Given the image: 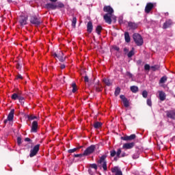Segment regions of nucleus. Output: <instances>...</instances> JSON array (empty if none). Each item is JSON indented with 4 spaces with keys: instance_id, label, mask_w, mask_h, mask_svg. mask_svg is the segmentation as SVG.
I'll list each match as a JSON object with an SVG mask.
<instances>
[{
    "instance_id": "obj_1",
    "label": "nucleus",
    "mask_w": 175,
    "mask_h": 175,
    "mask_svg": "<svg viewBox=\"0 0 175 175\" xmlns=\"http://www.w3.org/2000/svg\"><path fill=\"white\" fill-rule=\"evenodd\" d=\"M45 8L47 10H55V9H62L65 8V5L62 2L48 3L45 5Z\"/></svg>"
},
{
    "instance_id": "obj_2",
    "label": "nucleus",
    "mask_w": 175,
    "mask_h": 175,
    "mask_svg": "<svg viewBox=\"0 0 175 175\" xmlns=\"http://www.w3.org/2000/svg\"><path fill=\"white\" fill-rule=\"evenodd\" d=\"M107 156L106 154L102 155L97 161L98 165H99L100 169H103V172H107V161H106Z\"/></svg>"
},
{
    "instance_id": "obj_3",
    "label": "nucleus",
    "mask_w": 175,
    "mask_h": 175,
    "mask_svg": "<svg viewBox=\"0 0 175 175\" xmlns=\"http://www.w3.org/2000/svg\"><path fill=\"white\" fill-rule=\"evenodd\" d=\"M27 21H28V16L25 13L21 14V15L18 17V23H19L21 27L27 25Z\"/></svg>"
},
{
    "instance_id": "obj_4",
    "label": "nucleus",
    "mask_w": 175,
    "mask_h": 175,
    "mask_svg": "<svg viewBox=\"0 0 175 175\" xmlns=\"http://www.w3.org/2000/svg\"><path fill=\"white\" fill-rule=\"evenodd\" d=\"M133 38L135 44H137V46H143V43H144L143 38L142 37V36H140V34L137 33H135L133 35Z\"/></svg>"
},
{
    "instance_id": "obj_5",
    "label": "nucleus",
    "mask_w": 175,
    "mask_h": 175,
    "mask_svg": "<svg viewBox=\"0 0 175 175\" xmlns=\"http://www.w3.org/2000/svg\"><path fill=\"white\" fill-rule=\"evenodd\" d=\"M95 150H96V146L95 145H91L85 150L83 152V155L85 157H88V155L94 154V152H95Z\"/></svg>"
},
{
    "instance_id": "obj_6",
    "label": "nucleus",
    "mask_w": 175,
    "mask_h": 175,
    "mask_svg": "<svg viewBox=\"0 0 175 175\" xmlns=\"http://www.w3.org/2000/svg\"><path fill=\"white\" fill-rule=\"evenodd\" d=\"M39 150H40V144H37L34 146L33 148L30 150V158H33V157H36V155L39 152Z\"/></svg>"
},
{
    "instance_id": "obj_7",
    "label": "nucleus",
    "mask_w": 175,
    "mask_h": 175,
    "mask_svg": "<svg viewBox=\"0 0 175 175\" xmlns=\"http://www.w3.org/2000/svg\"><path fill=\"white\" fill-rule=\"evenodd\" d=\"M30 23L36 27H39V25L42 24V20L36 16H33L30 18Z\"/></svg>"
},
{
    "instance_id": "obj_8",
    "label": "nucleus",
    "mask_w": 175,
    "mask_h": 175,
    "mask_svg": "<svg viewBox=\"0 0 175 175\" xmlns=\"http://www.w3.org/2000/svg\"><path fill=\"white\" fill-rule=\"evenodd\" d=\"M52 57L59 59L60 62H64L65 59H66V57H64V52L62 51H59L58 54L55 53H52Z\"/></svg>"
},
{
    "instance_id": "obj_9",
    "label": "nucleus",
    "mask_w": 175,
    "mask_h": 175,
    "mask_svg": "<svg viewBox=\"0 0 175 175\" xmlns=\"http://www.w3.org/2000/svg\"><path fill=\"white\" fill-rule=\"evenodd\" d=\"M23 92L18 89L15 90V93L12 94L11 96V99L12 100H18V97L22 95Z\"/></svg>"
},
{
    "instance_id": "obj_10",
    "label": "nucleus",
    "mask_w": 175,
    "mask_h": 175,
    "mask_svg": "<svg viewBox=\"0 0 175 175\" xmlns=\"http://www.w3.org/2000/svg\"><path fill=\"white\" fill-rule=\"evenodd\" d=\"M103 11L107 13V14L113 15L114 14V10L110 5H105L103 8Z\"/></svg>"
},
{
    "instance_id": "obj_11",
    "label": "nucleus",
    "mask_w": 175,
    "mask_h": 175,
    "mask_svg": "<svg viewBox=\"0 0 175 175\" xmlns=\"http://www.w3.org/2000/svg\"><path fill=\"white\" fill-rule=\"evenodd\" d=\"M112 173H115V175H122V171L118 166H115L111 169Z\"/></svg>"
},
{
    "instance_id": "obj_12",
    "label": "nucleus",
    "mask_w": 175,
    "mask_h": 175,
    "mask_svg": "<svg viewBox=\"0 0 175 175\" xmlns=\"http://www.w3.org/2000/svg\"><path fill=\"white\" fill-rule=\"evenodd\" d=\"M39 128V125L38 124L37 121H33L31 124V132L33 133H36L38 132V129Z\"/></svg>"
},
{
    "instance_id": "obj_13",
    "label": "nucleus",
    "mask_w": 175,
    "mask_h": 175,
    "mask_svg": "<svg viewBox=\"0 0 175 175\" xmlns=\"http://www.w3.org/2000/svg\"><path fill=\"white\" fill-rule=\"evenodd\" d=\"M135 147V142L126 143L123 144L122 148L124 150H131Z\"/></svg>"
},
{
    "instance_id": "obj_14",
    "label": "nucleus",
    "mask_w": 175,
    "mask_h": 175,
    "mask_svg": "<svg viewBox=\"0 0 175 175\" xmlns=\"http://www.w3.org/2000/svg\"><path fill=\"white\" fill-rule=\"evenodd\" d=\"M135 139H136V135L135 134H132L130 136L126 135L121 137L122 140H124L126 142H129L130 140H135Z\"/></svg>"
},
{
    "instance_id": "obj_15",
    "label": "nucleus",
    "mask_w": 175,
    "mask_h": 175,
    "mask_svg": "<svg viewBox=\"0 0 175 175\" xmlns=\"http://www.w3.org/2000/svg\"><path fill=\"white\" fill-rule=\"evenodd\" d=\"M113 17V15L110 14H105L103 16V18L107 23V24H111V18Z\"/></svg>"
},
{
    "instance_id": "obj_16",
    "label": "nucleus",
    "mask_w": 175,
    "mask_h": 175,
    "mask_svg": "<svg viewBox=\"0 0 175 175\" xmlns=\"http://www.w3.org/2000/svg\"><path fill=\"white\" fill-rule=\"evenodd\" d=\"M165 113L168 118H171V120H175V110L167 111Z\"/></svg>"
},
{
    "instance_id": "obj_17",
    "label": "nucleus",
    "mask_w": 175,
    "mask_h": 175,
    "mask_svg": "<svg viewBox=\"0 0 175 175\" xmlns=\"http://www.w3.org/2000/svg\"><path fill=\"white\" fill-rule=\"evenodd\" d=\"M154 9V3H148L145 8V12L147 14L150 13L152 10Z\"/></svg>"
},
{
    "instance_id": "obj_18",
    "label": "nucleus",
    "mask_w": 175,
    "mask_h": 175,
    "mask_svg": "<svg viewBox=\"0 0 175 175\" xmlns=\"http://www.w3.org/2000/svg\"><path fill=\"white\" fill-rule=\"evenodd\" d=\"M171 25H173V21H172V19H167L163 23V29H167V28H169V27H171Z\"/></svg>"
},
{
    "instance_id": "obj_19",
    "label": "nucleus",
    "mask_w": 175,
    "mask_h": 175,
    "mask_svg": "<svg viewBox=\"0 0 175 175\" xmlns=\"http://www.w3.org/2000/svg\"><path fill=\"white\" fill-rule=\"evenodd\" d=\"M120 98L122 100L124 107H129V100H128V98H125L124 95H120Z\"/></svg>"
},
{
    "instance_id": "obj_20",
    "label": "nucleus",
    "mask_w": 175,
    "mask_h": 175,
    "mask_svg": "<svg viewBox=\"0 0 175 175\" xmlns=\"http://www.w3.org/2000/svg\"><path fill=\"white\" fill-rule=\"evenodd\" d=\"M159 94V99H160V100H161V102H163V100H166V93H165V92L163 91H159L158 92Z\"/></svg>"
},
{
    "instance_id": "obj_21",
    "label": "nucleus",
    "mask_w": 175,
    "mask_h": 175,
    "mask_svg": "<svg viewBox=\"0 0 175 175\" xmlns=\"http://www.w3.org/2000/svg\"><path fill=\"white\" fill-rule=\"evenodd\" d=\"M128 27L130 29H137V27H139V25L137 23H135L134 22H129L128 23Z\"/></svg>"
},
{
    "instance_id": "obj_22",
    "label": "nucleus",
    "mask_w": 175,
    "mask_h": 175,
    "mask_svg": "<svg viewBox=\"0 0 175 175\" xmlns=\"http://www.w3.org/2000/svg\"><path fill=\"white\" fill-rule=\"evenodd\" d=\"M92 29H94V25H92V22L89 21L87 25V31L88 33H91L92 32Z\"/></svg>"
},
{
    "instance_id": "obj_23",
    "label": "nucleus",
    "mask_w": 175,
    "mask_h": 175,
    "mask_svg": "<svg viewBox=\"0 0 175 175\" xmlns=\"http://www.w3.org/2000/svg\"><path fill=\"white\" fill-rule=\"evenodd\" d=\"M13 118H14V109H11L10 112L8 116V121H13Z\"/></svg>"
},
{
    "instance_id": "obj_24",
    "label": "nucleus",
    "mask_w": 175,
    "mask_h": 175,
    "mask_svg": "<svg viewBox=\"0 0 175 175\" xmlns=\"http://www.w3.org/2000/svg\"><path fill=\"white\" fill-rule=\"evenodd\" d=\"M124 40L126 43H130L131 42V36H129V32L126 31L124 33Z\"/></svg>"
},
{
    "instance_id": "obj_25",
    "label": "nucleus",
    "mask_w": 175,
    "mask_h": 175,
    "mask_svg": "<svg viewBox=\"0 0 175 175\" xmlns=\"http://www.w3.org/2000/svg\"><path fill=\"white\" fill-rule=\"evenodd\" d=\"M167 81V77H166V75L162 77L160 80H159V84H163L165 83V82Z\"/></svg>"
},
{
    "instance_id": "obj_26",
    "label": "nucleus",
    "mask_w": 175,
    "mask_h": 175,
    "mask_svg": "<svg viewBox=\"0 0 175 175\" xmlns=\"http://www.w3.org/2000/svg\"><path fill=\"white\" fill-rule=\"evenodd\" d=\"M103 83H104V84H106L108 87H110V85H111V82H110V79L107 78H104L103 79Z\"/></svg>"
},
{
    "instance_id": "obj_27",
    "label": "nucleus",
    "mask_w": 175,
    "mask_h": 175,
    "mask_svg": "<svg viewBox=\"0 0 175 175\" xmlns=\"http://www.w3.org/2000/svg\"><path fill=\"white\" fill-rule=\"evenodd\" d=\"M121 148H118L116 152V157L114 158V161H117L118 158H121Z\"/></svg>"
},
{
    "instance_id": "obj_28",
    "label": "nucleus",
    "mask_w": 175,
    "mask_h": 175,
    "mask_svg": "<svg viewBox=\"0 0 175 175\" xmlns=\"http://www.w3.org/2000/svg\"><path fill=\"white\" fill-rule=\"evenodd\" d=\"M131 91L133 92L134 94H136V92H139V88L137 86L133 85L131 86L130 88Z\"/></svg>"
},
{
    "instance_id": "obj_29",
    "label": "nucleus",
    "mask_w": 175,
    "mask_h": 175,
    "mask_svg": "<svg viewBox=\"0 0 175 175\" xmlns=\"http://www.w3.org/2000/svg\"><path fill=\"white\" fill-rule=\"evenodd\" d=\"M89 169H94V172L98 170V165L95 163L89 164Z\"/></svg>"
},
{
    "instance_id": "obj_30",
    "label": "nucleus",
    "mask_w": 175,
    "mask_h": 175,
    "mask_svg": "<svg viewBox=\"0 0 175 175\" xmlns=\"http://www.w3.org/2000/svg\"><path fill=\"white\" fill-rule=\"evenodd\" d=\"M102 126V122H96L94 124V128H95V129H99V128H100Z\"/></svg>"
},
{
    "instance_id": "obj_31",
    "label": "nucleus",
    "mask_w": 175,
    "mask_h": 175,
    "mask_svg": "<svg viewBox=\"0 0 175 175\" xmlns=\"http://www.w3.org/2000/svg\"><path fill=\"white\" fill-rule=\"evenodd\" d=\"M96 32L98 35H100V33L102 32V26H100V25L97 26L96 28Z\"/></svg>"
},
{
    "instance_id": "obj_32",
    "label": "nucleus",
    "mask_w": 175,
    "mask_h": 175,
    "mask_svg": "<svg viewBox=\"0 0 175 175\" xmlns=\"http://www.w3.org/2000/svg\"><path fill=\"white\" fill-rule=\"evenodd\" d=\"M77 23V18L76 17H73L72 21V27H73V28L76 27Z\"/></svg>"
},
{
    "instance_id": "obj_33",
    "label": "nucleus",
    "mask_w": 175,
    "mask_h": 175,
    "mask_svg": "<svg viewBox=\"0 0 175 175\" xmlns=\"http://www.w3.org/2000/svg\"><path fill=\"white\" fill-rule=\"evenodd\" d=\"M72 92L73 94H75V92H77V85H76V83H72Z\"/></svg>"
},
{
    "instance_id": "obj_34",
    "label": "nucleus",
    "mask_w": 175,
    "mask_h": 175,
    "mask_svg": "<svg viewBox=\"0 0 175 175\" xmlns=\"http://www.w3.org/2000/svg\"><path fill=\"white\" fill-rule=\"evenodd\" d=\"M133 50H135L134 48L132 49V51H131L130 52H129L128 53V57L129 58H131V57H133V55H135V52L133 51Z\"/></svg>"
},
{
    "instance_id": "obj_35",
    "label": "nucleus",
    "mask_w": 175,
    "mask_h": 175,
    "mask_svg": "<svg viewBox=\"0 0 175 175\" xmlns=\"http://www.w3.org/2000/svg\"><path fill=\"white\" fill-rule=\"evenodd\" d=\"M121 92V89L120 88H116L115 90V96H118L120 95V93Z\"/></svg>"
},
{
    "instance_id": "obj_36",
    "label": "nucleus",
    "mask_w": 175,
    "mask_h": 175,
    "mask_svg": "<svg viewBox=\"0 0 175 175\" xmlns=\"http://www.w3.org/2000/svg\"><path fill=\"white\" fill-rule=\"evenodd\" d=\"M146 103L148 106H150V107L152 106V101L151 100V98L147 99Z\"/></svg>"
},
{
    "instance_id": "obj_37",
    "label": "nucleus",
    "mask_w": 175,
    "mask_h": 175,
    "mask_svg": "<svg viewBox=\"0 0 175 175\" xmlns=\"http://www.w3.org/2000/svg\"><path fill=\"white\" fill-rule=\"evenodd\" d=\"M22 143H23V141H22L21 137H17V144H18V146H21Z\"/></svg>"
},
{
    "instance_id": "obj_38",
    "label": "nucleus",
    "mask_w": 175,
    "mask_h": 175,
    "mask_svg": "<svg viewBox=\"0 0 175 175\" xmlns=\"http://www.w3.org/2000/svg\"><path fill=\"white\" fill-rule=\"evenodd\" d=\"M142 96L143 98H147V96H148V92H147V90H144L142 92Z\"/></svg>"
},
{
    "instance_id": "obj_39",
    "label": "nucleus",
    "mask_w": 175,
    "mask_h": 175,
    "mask_svg": "<svg viewBox=\"0 0 175 175\" xmlns=\"http://www.w3.org/2000/svg\"><path fill=\"white\" fill-rule=\"evenodd\" d=\"M36 118L37 117L33 115H30L28 116V120H29L30 121H32V120H36Z\"/></svg>"
},
{
    "instance_id": "obj_40",
    "label": "nucleus",
    "mask_w": 175,
    "mask_h": 175,
    "mask_svg": "<svg viewBox=\"0 0 175 175\" xmlns=\"http://www.w3.org/2000/svg\"><path fill=\"white\" fill-rule=\"evenodd\" d=\"M116 155H117V153L116 152L115 150H112L110 151V156L113 157H116Z\"/></svg>"
},
{
    "instance_id": "obj_41",
    "label": "nucleus",
    "mask_w": 175,
    "mask_h": 175,
    "mask_svg": "<svg viewBox=\"0 0 175 175\" xmlns=\"http://www.w3.org/2000/svg\"><path fill=\"white\" fill-rule=\"evenodd\" d=\"M151 69H152L154 72H155V70H159V66H153L151 67Z\"/></svg>"
},
{
    "instance_id": "obj_42",
    "label": "nucleus",
    "mask_w": 175,
    "mask_h": 175,
    "mask_svg": "<svg viewBox=\"0 0 175 175\" xmlns=\"http://www.w3.org/2000/svg\"><path fill=\"white\" fill-rule=\"evenodd\" d=\"M77 150H79V148H75L73 149H70V150H68V153L72 154V152H76Z\"/></svg>"
},
{
    "instance_id": "obj_43",
    "label": "nucleus",
    "mask_w": 175,
    "mask_h": 175,
    "mask_svg": "<svg viewBox=\"0 0 175 175\" xmlns=\"http://www.w3.org/2000/svg\"><path fill=\"white\" fill-rule=\"evenodd\" d=\"M88 172L90 175H94V174L95 173V170L92 171V168H89L88 169Z\"/></svg>"
},
{
    "instance_id": "obj_44",
    "label": "nucleus",
    "mask_w": 175,
    "mask_h": 175,
    "mask_svg": "<svg viewBox=\"0 0 175 175\" xmlns=\"http://www.w3.org/2000/svg\"><path fill=\"white\" fill-rule=\"evenodd\" d=\"M126 76H127L128 77H129V79H132V77H133V75H132V73H131V72H127L126 73Z\"/></svg>"
},
{
    "instance_id": "obj_45",
    "label": "nucleus",
    "mask_w": 175,
    "mask_h": 175,
    "mask_svg": "<svg viewBox=\"0 0 175 175\" xmlns=\"http://www.w3.org/2000/svg\"><path fill=\"white\" fill-rule=\"evenodd\" d=\"M18 79H20V80H23V79L24 78L23 77V76H21V75L18 74V75H16V79L18 80Z\"/></svg>"
},
{
    "instance_id": "obj_46",
    "label": "nucleus",
    "mask_w": 175,
    "mask_h": 175,
    "mask_svg": "<svg viewBox=\"0 0 175 175\" xmlns=\"http://www.w3.org/2000/svg\"><path fill=\"white\" fill-rule=\"evenodd\" d=\"M96 91L97 92H100V91H102V87H100V86H96Z\"/></svg>"
},
{
    "instance_id": "obj_47",
    "label": "nucleus",
    "mask_w": 175,
    "mask_h": 175,
    "mask_svg": "<svg viewBox=\"0 0 175 175\" xmlns=\"http://www.w3.org/2000/svg\"><path fill=\"white\" fill-rule=\"evenodd\" d=\"M83 155H84V154H75L74 157H75V158H81V157H83Z\"/></svg>"
},
{
    "instance_id": "obj_48",
    "label": "nucleus",
    "mask_w": 175,
    "mask_h": 175,
    "mask_svg": "<svg viewBox=\"0 0 175 175\" xmlns=\"http://www.w3.org/2000/svg\"><path fill=\"white\" fill-rule=\"evenodd\" d=\"M144 69H145V70H150V65L146 64L144 66Z\"/></svg>"
},
{
    "instance_id": "obj_49",
    "label": "nucleus",
    "mask_w": 175,
    "mask_h": 175,
    "mask_svg": "<svg viewBox=\"0 0 175 175\" xmlns=\"http://www.w3.org/2000/svg\"><path fill=\"white\" fill-rule=\"evenodd\" d=\"M137 158H139V154H134L133 155V159H137Z\"/></svg>"
},
{
    "instance_id": "obj_50",
    "label": "nucleus",
    "mask_w": 175,
    "mask_h": 175,
    "mask_svg": "<svg viewBox=\"0 0 175 175\" xmlns=\"http://www.w3.org/2000/svg\"><path fill=\"white\" fill-rule=\"evenodd\" d=\"M18 100L19 102H21V100H24V97L21 96V95H19V97L18 98Z\"/></svg>"
},
{
    "instance_id": "obj_51",
    "label": "nucleus",
    "mask_w": 175,
    "mask_h": 175,
    "mask_svg": "<svg viewBox=\"0 0 175 175\" xmlns=\"http://www.w3.org/2000/svg\"><path fill=\"white\" fill-rule=\"evenodd\" d=\"M84 81H85V83H88V81H89L88 77L85 76V77H84Z\"/></svg>"
},
{
    "instance_id": "obj_52",
    "label": "nucleus",
    "mask_w": 175,
    "mask_h": 175,
    "mask_svg": "<svg viewBox=\"0 0 175 175\" xmlns=\"http://www.w3.org/2000/svg\"><path fill=\"white\" fill-rule=\"evenodd\" d=\"M113 49L116 51H120V48L118 46H114Z\"/></svg>"
},
{
    "instance_id": "obj_53",
    "label": "nucleus",
    "mask_w": 175,
    "mask_h": 175,
    "mask_svg": "<svg viewBox=\"0 0 175 175\" xmlns=\"http://www.w3.org/2000/svg\"><path fill=\"white\" fill-rule=\"evenodd\" d=\"M65 68H66L65 64H62V65L60 66V68H61V69H65Z\"/></svg>"
},
{
    "instance_id": "obj_54",
    "label": "nucleus",
    "mask_w": 175,
    "mask_h": 175,
    "mask_svg": "<svg viewBox=\"0 0 175 175\" xmlns=\"http://www.w3.org/2000/svg\"><path fill=\"white\" fill-rule=\"evenodd\" d=\"M51 3H56L57 1L58 0H49Z\"/></svg>"
},
{
    "instance_id": "obj_55",
    "label": "nucleus",
    "mask_w": 175,
    "mask_h": 175,
    "mask_svg": "<svg viewBox=\"0 0 175 175\" xmlns=\"http://www.w3.org/2000/svg\"><path fill=\"white\" fill-rule=\"evenodd\" d=\"M25 142H31V139L29 138V137H26V138L25 139Z\"/></svg>"
},
{
    "instance_id": "obj_56",
    "label": "nucleus",
    "mask_w": 175,
    "mask_h": 175,
    "mask_svg": "<svg viewBox=\"0 0 175 175\" xmlns=\"http://www.w3.org/2000/svg\"><path fill=\"white\" fill-rule=\"evenodd\" d=\"M124 51H125V53H128L129 51V50L126 48H124Z\"/></svg>"
},
{
    "instance_id": "obj_57",
    "label": "nucleus",
    "mask_w": 175,
    "mask_h": 175,
    "mask_svg": "<svg viewBox=\"0 0 175 175\" xmlns=\"http://www.w3.org/2000/svg\"><path fill=\"white\" fill-rule=\"evenodd\" d=\"M9 120H8V119L7 120H4V124H8V122Z\"/></svg>"
},
{
    "instance_id": "obj_58",
    "label": "nucleus",
    "mask_w": 175,
    "mask_h": 175,
    "mask_svg": "<svg viewBox=\"0 0 175 175\" xmlns=\"http://www.w3.org/2000/svg\"><path fill=\"white\" fill-rule=\"evenodd\" d=\"M165 16H169V12H165Z\"/></svg>"
},
{
    "instance_id": "obj_59",
    "label": "nucleus",
    "mask_w": 175,
    "mask_h": 175,
    "mask_svg": "<svg viewBox=\"0 0 175 175\" xmlns=\"http://www.w3.org/2000/svg\"><path fill=\"white\" fill-rule=\"evenodd\" d=\"M122 23V20L119 21V24H121Z\"/></svg>"
},
{
    "instance_id": "obj_60",
    "label": "nucleus",
    "mask_w": 175,
    "mask_h": 175,
    "mask_svg": "<svg viewBox=\"0 0 175 175\" xmlns=\"http://www.w3.org/2000/svg\"><path fill=\"white\" fill-rule=\"evenodd\" d=\"M125 157V154H122L121 156H120V157Z\"/></svg>"
},
{
    "instance_id": "obj_61",
    "label": "nucleus",
    "mask_w": 175,
    "mask_h": 175,
    "mask_svg": "<svg viewBox=\"0 0 175 175\" xmlns=\"http://www.w3.org/2000/svg\"><path fill=\"white\" fill-rule=\"evenodd\" d=\"M8 2L9 3H12V0H8Z\"/></svg>"
}]
</instances>
